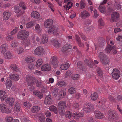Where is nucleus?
Listing matches in <instances>:
<instances>
[{"label":"nucleus","mask_w":122,"mask_h":122,"mask_svg":"<svg viewBox=\"0 0 122 122\" xmlns=\"http://www.w3.org/2000/svg\"><path fill=\"white\" fill-rule=\"evenodd\" d=\"M29 34V32L28 31L23 30L20 31L17 36V37L18 39L23 41L26 40L25 41H23V44L25 47L29 46V48L28 49L30 48L29 46L30 45V40H26V39L28 37Z\"/></svg>","instance_id":"f257e3e1"},{"label":"nucleus","mask_w":122,"mask_h":122,"mask_svg":"<svg viewBox=\"0 0 122 122\" xmlns=\"http://www.w3.org/2000/svg\"><path fill=\"white\" fill-rule=\"evenodd\" d=\"M5 94V92L0 90V98L1 97V101H5V103H9L10 106L12 107L14 103L15 99L11 97H8L7 95H4Z\"/></svg>","instance_id":"f03ea898"},{"label":"nucleus","mask_w":122,"mask_h":122,"mask_svg":"<svg viewBox=\"0 0 122 122\" xmlns=\"http://www.w3.org/2000/svg\"><path fill=\"white\" fill-rule=\"evenodd\" d=\"M106 41L108 45L106 49V51L107 53H109L111 51L113 52L114 54H116L117 52L116 48L115 46H111L109 45V44L112 45L114 44L113 42L111 40H109L108 37L106 38Z\"/></svg>","instance_id":"7ed1b4c3"},{"label":"nucleus","mask_w":122,"mask_h":122,"mask_svg":"<svg viewBox=\"0 0 122 122\" xmlns=\"http://www.w3.org/2000/svg\"><path fill=\"white\" fill-rule=\"evenodd\" d=\"M65 115L66 117L67 118L70 119L72 116L75 119H78L79 117H83L84 116L83 114L81 112L75 113L71 115V112L69 111L67 112Z\"/></svg>","instance_id":"20e7f679"},{"label":"nucleus","mask_w":122,"mask_h":122,"mask_svg":"<svg viewBox=\"0 0 122 122\" xmlns=\"http://www.w3.org/2000/svg\"><path fill=\"white\" fill-rule=\"evenodd\" d=\"M98 56L100 58V61L102 64L107 65L109 63V61L107 56L103 52H100Z\"/></svg>","instance_id":"39448f33"},{"label":"nucleus","mask_w":122,"mask_h":122,"mask_svg":"<svg viewBox=\"0 0 122 122\" xmlns=\"http://www.w3.org/2000/svg\"><path fill=\"white\" fill-rule=\"evenodd\" d=\"M108 114L109 116L108 119L110 121L116 120L118 117V114L115 110H110L108 111Z\"/></svg>","instance_id":"423d86ee"},{"label":"nucleus","mask_w":122,"mask_h":122,"mask_svg":"<svg viewBox=\"0 0 122 122\" xmlns=\"http://www.w3.org/2000/svg\"><path fill=\"white\" fill-rule=\"evenodd\" d=\"M26 81L27 82L29 86H31L30 89L31 91L34 90L35 87L33 86L35 84V81L34 78H32L31 76H27Z\"/></svg>","instance_id":"0eeeda50"},{"label":"nucleus","mask_w":122,"mask_h":122,"mask_svg":"<svg viewBox=\"0 0 122 122\" xmlns=\"http://www.w3.org/2000/svg\"><path fill=\"white\" fill-rule=\"evenodd\" d=\"M48 32L49 34L53 33L54 35L57 36L59 34L60 31L58 28L53 26L49 27L48 30Z\"/></svg>","instance_id":"6e6552de"},{"label":"nucleus","mask_w":122,"mask_h":122,"mask_svg":"<svg viewBox=\"0 0 122 122\" xmlns=\"http://www.w3.org/2000/svg\"><path fill=\"white\" fill-rule=\"evenodd\" d=\"M72 46L70 45H64L62 48V51L63 52H65L67 54H70L72 53Z\"/></svg>","instance_id":"1a4fd4ad"},{"label":"nucleus","mask_w":122,"mask_h":122,"mask_svg":"<svg viewBox=\"0 0 122 122\" xmlns=\"http://www.w3.org/2000/svg\"><path fill=\"white\" fill-rule=\"evenodd\" d=\"M45 51L41 46L37 47L34 51V54L38 56H42L44 55Z\"/></svg>","instance_id":"9d476101"},{"label":"nucleus","mask_w":122,"mask_h":122,"mask_svg":"<svg viewBox=\"0 0 122 122\" xmlns=\"http://www.w3.org/2000/svg\"><path fill=\"white\" fill-rule=\"evenodd\" d=\"M50 62L54 68H56L58 63V61L57 60V57L55 56L52 57L51 59Z\"/></svg>","instance_id":"9b49d317"},{"label":"nucleus","mask_w":122,"mask_h":122,"mask_svg":"<svg viewBox=\"0 0 122 122\" xmlns=\"http://www.w3.org/2000/svg\"><path fill=\"white\" fill-rule=\"evenodd\" d=\"M112 74L113 79L117 80L120 77V72L118 70L116 69H114L113 70Z\"/></svg>","instance_id":"f8f14e48"},{"label":"nucleus","mask_w":122,"mask_h":122,"mask_svg":"<svg viewBox=\"0 0 122 122\" xmlns=\"http://www.w3.org/2000/svg\"><path fill=\"white\" fill-rule=\"evenodd\" d=\"M106 102V100L104 98H102L99 101L97 104V106L102 110L104 109L105 107V103Z\"/></svg>","instance_id":"ddd939ff"},{"label":"nucleus","mask_w":122,"mask_h":122,"mask_svg":"<svg viewBox=\"0 0 122 122\" xmlns=\"http://www.w3.org/2000/svg\"><path fill=\"white\" fill-rule=\"evenodd\" d=\"M93 107L92 105H86L82 109L84 113H90L92 111Z\"/></svg>","instance_id":"4468645a"},{"label":"nucleus","mask_w":122,"mask_h":122,"mask_svg":"<svg viewBox=\"0 0 122 122\" xmlns=\"http://www.w3.org/2000/svg\"><path fill=\"white\" fill-rule=\"evenodd\" d=\"M41 69L42 71H49L51 69V66L49 64H46L42 66Z\"/></svg>","instance_id":"2eb2a0df"},{"label":"nucleus","mask_w":122,"mask_h":122,"mask_svg":"<svg viewBox=\"0 0 122 122\" xmlns=\"http://www.w3.org/2000/svg\"><path fill=\"white\" fill-rule=\"evenodd\" d=\"M90 16L89 13L86 10H83L81 12L80 17L82 19H85Z\"/></svg>","instance_id":"dca6fc26"},{"label":"nucleus","mask_w":122,"mask_h":122,"mask_svg":"<svg viewBox=\"0 0 122 122\" xmlns=\"http://www.w3.org/2000/svg\"><path fill=\"white\" fill-rule=\"evenodd\" d=\"M52 101L51 96L49 95L45 97L44 103L46 105H49L52 104Z\"/></svg>","instance_id":"f3484780"},{"label":"nucleus","mask_w":122,"mask_h":122,"mask_svg":"<svg viewBox=\"0 0 122 122\" xmlns=\"http://www.w3.org/2000/svg\"><path fill=\"white\" fill-rule=\"evenodd\" d=\"M95 117L98 119H101L104 117V115L99 110H96L95 111Z\"/></svg>","instance_id":"a211bd4d"},{"label":"nucleus","mask_w":122,"mask_h":122,"mask_svg":"<svg viewBox=\"0 0 122 122\" xmlns=\"http://www.w3.org/2000/svg\"><path fill=\"white\" fill-rule=\"evenodd\" d=\"M50 89L52 90L51 93L52 95L54 97H56L58 94V89L57 87L52 86L51 87Z\"/></svg>","instance_id":"6ab92c4d"},{"label":"nucleus","mask_w":122,"mask_h":122,"mask_svg":"<svg viewBox=\"0 0 122 122\" xmlns=\"http://www.w3.org/2000/svg\"><path fill=\"white\" fill-rule=\"evenodd\" d=\"M119 16V13L117 12L113 13L112 14V19L111 21V22H113L116 21L118 19Z\"/></svg>","instance_id":"aec40b11"},{"label":"nucleus","mask_w":122,"mask_h":122,"mask_svg":"<svg viewBox=\"0 0 122 122\" xmlns=\"http://www.w3.org/2000/svg\"><path fill=\"white\" fill-rule=\"evenodd\" d=\"M3 54L4 58L6 59H10L13 57L12 53L10 51H8Z\"/></svg>","instance_id":"412c9836"},{"label":"nucleus","mask_w":122,"mask_h":122,"mask_svg":"<svg viewBox=\"0 0 122 122\" xmlns=\"http://www.w3.org/2000/svg\"><path fill=\"white\" fill-rule=\"evenodd\" d=\"M3 20H8L10 16H11V13L9 11H6L3 13Z\"/></svg>","instance_id":"4be33fe9"},{"label":"nucleus","mask_w":122,"mask_h":122,"mask_svg":"<svg viewBox=\"0 0 122 122\" xmlns=\"http://www.w3.org/2000/svg\"><path fill=\"white\" fill-rule=\"evenodd\" d=\"M9 77L11 79L15 81H18L20 79L19 76L17 74H10L9 75Z\"/></svg>","instance_id":"5701e85b"},{"label":"nucleus","mask_w":122,"mask_h":122,"mask_svg":"<svg viewBox=\"0 0 122 122\" xmlns=\"http://www.w3.org/2000/svg\"><path fill=\"white\" fill-rule=\"evenodd\" d=\"M53 23V20L51 19H49L45 22L44 25L46 27H49L51 26Z\"/></svg>","instance_id":"b1692460"},{"label":"nucleus","mask_w":122,"mask_h":122,"mask_svg":"<svg viewBox=\"0 0 122 122\" xmlns=\"http://www.w3.org/2000/svg\"><path fill=\"white\" fill-rule=\"evenodd\" d=\"M8 47V45L7 44H5L1 45L0 47L2 50L1 53L4 54L7 52V49Z\"/></svg>","instance_id":"393cba45"},{"label":"nucleus","mask_w":122,"mask_h":122,"mask_svg":"<svg viewBox=\"0 0 122 122\" xmlns=\"http://www.w3.org/2000/svg\"><path fill=\"white\" fill-rule=\"evenodd\" d=\"M47 36L46 34H44L42 37L41 43L43 44L47 42L48 41Z\"/></svg>","instance_id":"a878e982"},{"label":"nucleus","mask_w":122,"mask_h":122,"mask_svg":"<svg viewBox=\"0 0 122 122\" xmlns=\"http://www.w3.org/2000/svg\"><path fill=\"white\" fill-rule=\"evenodd\" d=\"M85 63L91 68H92L94 65V63L92 60H89L86 59L84 61Z\"/></svg>","instance_id":"bb28decb"},{"label":"nucleus","mask_w":122,"mask_h":122,"mask_svg":"<svg viewBox=\"0 0 122 122\" xmlns=\"http://www.w3.org/2000/svg\"><path fill=\"white\" fill-rule=\"evenodd\" d=\"M66 92V90L65 89L61 90L59 96L60 99H61L65 97Z\"/></svg>","instance_id":"cd10ccee"},{"label":"nucleus","mask_w":122,"mask_h":122,"mask_svg":"<svg viewBox=\"0 0 122 122\" xmlns=\"http://www.w3.org/2000/svg\"><path fill=\"white\" fill-rule=\"evenodd\" d=\"M10 68L12 70L16 72H18L20 71V69L17 67L15 64H11L10 66Z\"/></svg>","instance_id":"c85d7f7f"},{"label":"nucleus","mask_w":122,"mask_h":122,"mask_svg":"<svg viewBox=\"0 0 122 122\" xmlns=\"http://www.w3.org/2000/svg\"><path fill=\"white\" fill-rule=\"evenodd\" d=\"M33 93L37 96L40 99H41L43 97L42 93L38 91H34L33 92Z\"/></svg>","instance_id":"c756f323"},{"label":"nucleus","mask_w":122,"mask_h":122,"mask_svg":"<svg viewBox=\"0 0 122 122\" xmlns=\"http://www.w3.org/2000/svg\"><path fill=\"white\" fill-rule=\"evenodd\" d=\"M66 102L65 101H61L58 104L59 108H65Z\"/></svg>","instance_id":"7c9ffc66"},{"label":"nucleus","mask_w":122,"mask_h":122,"mask_svg":"<svg viewBox=\"0 0 122 122\" xmlns=\"http://www.w3.org/2000/svg\"><path fill=\"white\" fill-rule=\"evenodd\" d=\"M97 75L100 77H102L103 76V71L102 69L98 67L97 68Z\"/></svg>","instance_id":"2f4dec72"},{"label":"nucleus","mask_w":122,"mask_h":122,"mask_svg":"<svg viewBox=\"0 0 122 122\" xmlns=\"http://www.w3.org/2000/svg\"><path fill=\"white\" fill-rule=\"evenodd\" d=\"M90 97L92 100L95 101L96 100L98 97V94L97 92H94L91 94Z\"/></svg>","instance_id":"473e14b6"},{"label":"nucleus","mask_w":122,"mask_h":122,"mask_svg":"<svg viewBox=\"0 0 122 122\" xmlns=\"http://www.w3.org/2000/svg\"><path fill=\"white\" fill-rule=\"evenodd\" d=\"M75 38L78 42L79 46L80 47H83L84 46V44L80 42V38L78 35H76Z\"/></svg>","instance_id":"72a5a7b5"},{"label":"nucleus","mask_w":122,"mask_h":122,"mask_svg":"<svg viewBox=\"0 0 122 122\" xmlns=\"http://www.w3.org/2000/svg\"><path fill=\"white\" fill-rule=\"evenodd\" d=\"M69 64L68 63H66L65 64H62L60 68L62 70H66L69 68Z\"/></svg>","instance_id":"f704fd0d"},{"label":"nucleus","mask_w":122,"mask_h":122,"mask_svg":"<svg viewBox=\"0 0 122 122\" xmlns=\"http://www.w3.org/2000/svg\"><path fill=\"white\" fill-rule=\"evenodd\" d=\"M36 31L38 34H40L42 31V29L38 24H36L35 27Z\"/></svg>","instance_id":"c9c22d12"},{"label":"nucleus","mask_w":122,"mask_h":122,"mask_svg":"<svg viewBox=\"0 0 122 122\" xmlns=\"http://www.w3.org/2000/svg\"><path fill=\"white\" fill-rule=\"evenodd\" d=\"M31 15L32 17L37 19L39 17L40 15L38 12L36 11H34L31 13Z\"/></svg>","instance_id":"e433bc0d"},{"label":"nucleus","mask_w":122,"mask_h":122,"mask_svg":"<svg viewBox=\"0 0 122 122\" xmlns=\"http://www.w3.org/2000/svg\"><path fill=\"white\" fill-rule=\"evenodd\" d=\"M51 41L54 46L56 47H58L59 46V43L56 40L52 38L51 39Z\"/></svg>","instance_id":"4c0bfd02"},{"label":"nucleus","mask_w":122,"mask_h":122,"mask_svg":"<svg viewBox=\"0 0 122 122\" xmlns=\"http://www.w3.org/2000/svg\"><path fill=\"white\" fill-rule=\"evenodd\" d=\"M15 12L17 14L18 17L20 16L25 12L24 10H21L20 8H19L15 10Z\"/></svg>","instance_id":"58836bf2"},{"label":"nucleus","mask_w":122,"mask_h":122,"mask_svg":"<svg viewBox=\"0 0 122 122\" xmlns=\"http://www.w3.org/2000/svg\"><path fill=\"white\" fill-rule=\"evenodd\" d=\"M35 58L33 56H29L26 58L25 61L28 63L34 61L35 60Z\"/></svg>","instance_id":"ea45409f"},{"label":"nucleus","mask_w":122,"mask_h":122,"mask_svg":"<svg viewBox=\"0 0 122 122\" xmlns=\"http://www.w3.org/2000/svg\"><path fill=\"white\" fill-rule=\"evenodd\" d=\"M99 28L100 29L102 28V27L104 26L105 23L103 20L101 18H100L98 20Z\"/></svg>","instance_id":"a19ab883"},{"label":"nucleus","mask_w":122,"mask_h":122,"mask_svg":"<svg viewBox=\"0 0 122 122\" xmlns=\"http://www.w3.org/2000/svg\"><path fill=\"white\" fill-rule=\"evenodd\" d=\"M40 110V107L38 106H34L31 109V112L33 113H37Z\"/></svg>","instance_id":"79ce46f5"},{"label":"nucleus","mask_w":122,"mask_h":122,"mask_svg":"<svg viewBox=\"0 0 122 122\" xmlns=\"http://www.w3.org/2000/svg\"><path fill=\"white\" fill-rule=\"evenodd\" d=\"M12 81L10 80H7L5 83V85L7 89H9L11 86Z\"/></svg>","instance_id":"37998d69"},{"label":"nucleus","mask_w":122,"mask_h":122,"mask_svg":"<svg viewBox=\"0 0 122 122\" xmlns=\"http://www.w3.org/2000/svg\"><path fill=\"white\" fill-rule=\"evenodd\" d=\"M49 109L51 111H52L55 113H57V108L54 106H50L49 108Z\"/></svg>","instance_id":"c03bdc74"},{"label":"nucleus","mask_w":122,"mask_h":122,"mask_svg":"<svg viewBox=\"0 0 122 122\" xmlns=\"http://www.w3.org/2000/svg\"><path fill=\"white\" fill-rule=\"evenodd\" d=\"M42 60L41 58H40L37 61L35 66L36 67H39L42 64Z\"/></svg>","instance_id":"a18cd8bd"},{"label":"nucleus","mask_w":122,"mask_h":122,"mask_svg":"<svg viewBox=\"0 0 122 122\" xmlns=\"http://www.w3.org/2000/svg\"><path fill=\"white\" fill-rule=\"evenodd\" d=\"M35 24V22L34 21H32L27 23L26 26L27 28H29L33 26Z\"/></svg>","instance_id":"49530a36"},{"label":"nucleus","mask_w":122,"mask_h":122,"mask_svg":"<svg viewBox=\"0 0 122 122\" xmlns=\"http://www.w3.org/2000/svg\"><path fill=\"white\" fill-rule=\"evenodd\" d=\"M20 104L18 102L16 103L15 105L14 109L15 111L19 112L20 110Z\"/></svg>","instance_id":"de8ad7c7"},{"label":"nucleus","mask_w":122,"mask_h":122,"mask_svg":"<svg viewBox=\"0 0 122 122\" xmlns=\"http://www.w3.org/2000/svg\"><path fill=\"white\" fill-rule=\"evenodd\" d=\"M73 105L74 108L77 110L79 109L81 107V106L80 104L76 102L74 103Z\"/></svg>","instance_id":"09e8293b"},{"label":"nucleus","mask_w":122,"mask_h":122,"mask_svg":"<svg viewBox=\"0 0 122 122\" xmlns=\"http://www.w3.org/2000/svg\"><path fill=\"white\" fill-rule=\"evenodd\" d=\"M38 119L41 122H46L45 117L43 115H41L38 116Z\"/></svg>","instance_id":"8fccbe9b"},{"label":"nucleus","mask_w":122,"mask_h":122,"mask_svg":"<svg viewBox=\"0 0 122 122\" xmlns=\"http://www.w3.org/2000/svg\"><path fill=\"white\" fill-rule=\"evenodd\" d=\"M72 5L73 4L71 2H68L67 4L64 6V8L69 10V9L72 7Z\"/></svg>","instance_id":"3c124183"},{"label":"nucleus","mask_w":122,"mask_h":122,"mask_svg":"<svg viewBox=\"0 0 122 122\" xmlns=\"http://www.w3.org/2000/svg\"><path fill=\"white\" fill-rule=\"evenodd\" d=\"M101 5L99 6V9L102 13H104L106 12V8L105 6Z\"/></svg>","instance_id":"603ef678"},{"label":"nucleus","mask_w":122,"mask_h":122,"mask_svg":"<svg viewBox=\"0 0 122 122\" xmlns=\"http://www.w3.org/2000/svg\"><path fill=\"white\" fill-rule=\"evenodd\" d=\"M117 40L119 42V43L121 46H122V36L121 35H119L116 38Z\"/></svg>","instance_id":"864d4df0"},{"label":"nucleus","mask_w":122,"mask_h":122,"mask_svg":"<svg viewBox=\"0 0 122 122\" xmlns=\"http://www.w3.org/2000/svg\"><path fill=\"white\" fill-rule=\"evenodd\" d=\"M18 44L19 43L16 40H14L12 41L11 46L12 47L14 48L17 46Z\"/></svg>","instance_id":"5fc2aeb1"},{"label":"nucleus","mask_w":122,"mask_h":122,"mask_svg":"<svg viewBox=\"0 0 122 122\" xmlns=\"http://www.w3.org/2000/svg\"><path fill=\"white\" fill-rule=\"evenodd\" d=\"M48 5V7L51 9V11L53 12L54 11V6L51 3L49 2H47L46 3Z\"/></svg>","instance_id":"6e6d98bb"},{"label":"nucleus","mask_w":122,"mask_h":122,"mask_svg":"<svg viewBox=\"0 0 122 122\" xmlns=\"http://www.w3.org/2000/svg\"><path fill=\"white\" fill-rule=\"evenodd\" d=\"M80 6L81 9L84 8L86 5V4L85 2L82 0L80 1Z\"/></svg>","instance_id":"4d7b16f0"},{"label":"nucleus","mask_w":122,"mask_h":122,"mask_svg":"<svg viewBox=\"0 0 122 122\" xmlns=\"http://www.w3.org/2000/svg\"><path fill=\"white\" fill-rule=\"evenodd\" d=\"M65 108H59V113L61 115H64Z\"/></svg>","instance_id":"13d9d810"},{"label":"nucleus","mask_w":122,"mask_h":122,"mask_svg":"<svg viewBox=\"0 0 122 122\" xmlns=\"http://www.w3.org/2000/svg\"><path fill=\"white\" fill-rule=\"evenodd\" d=\"M68 92L70 94H72L75 93L76 91L74 88L72 87L68 89Z\"/></svg>","instance_id":"bf43d9fd"},{"label":"nucleus","mask_w":122,"mask_h":122,"mask_svg":"<svg viewBox=\"0 0 122 122\" xmlns=\"http://www.w3.org/2000/svg\"><path fill=\"white\" fill-rule=\"evenodd\" d=\"M6 106L4 104H0V110L3 113L6 108Z\"/></svg>","instance_id":"052dcab7"},{"label":"nucleus","mask_w":122,"mask_h":122,"mask_svg":"<svg viewBox=\"0 0 122 122\" xmlns=\"http://www.w3.org/2000/svg\"><path fill=\"white\" fill-rule=\"evenodd\" d=\"M77 67L83 71H84L85 70H84L83 69L82 66V62L81 61H79L77 63Z\"/></svg>","instance_id":"680f3d73"},{"label":"nucleus","mask_w":122,"mask_h":122,"mask_svg":"<svg viewBox=\"0 0 122 122\" xmlns=\"http://www.w3.org/2000/svg\"><path fill=\"white\" fill-rule=\"evenodd\" d=\"M20 6L21 7L23 10L26 9V7L25 3L23 2H21L19 4Z\"/></svg>","instance_id":"e2e57ef3"},{"label":"nucleus","mask_w":122,"mask_h":122,"mask_svg":"<svg viewBox=\"0 0 122 122\" xmlns=\"http://www.w3.org/2000/svg\"><path fill=\"white\" fill-rule=\"evenodd\" d=\"M24 49L21 47H19L17 48L16 50V52L18 54H20L22 52Z\"/></svg>","instance_id":"0e129e2a"},{"label":"nucleus","mask_w":122,"mask_h":122,"mask_svg":"<svg viewBox=\"0 0 122 122\" xmlns=\"http://www.w3.org/2000/svg\"><path fill=\"white\" fill-rule=\"evenodd\" d=\"M18 28L17 27H15L10 33V34L12 35H14L18 31Z\"/></svg>","instance_id":"69168bd1"},{"label":"nucleus","mask_w":122,"mask_h":122,"mask_svg":"<svg viewBox=\"0 0 122 122\" xmlns=\"http://www.w3.org/2000/svg\"><path fill=\"white\" fill-rule=\"evenodd\" d=\"M24 105L25 107L27 108H29L31 106V104L29 102H26L24 103Z\"/></svg>","instance_id":"338daca9"},{"label":"nucleus","mask_w":122,"mask_h":122,"mask_svg":"<svg viewBox=\"0 0 122 122\" xmlns=\"http://www.w3.org/2000/svg\"><path fill=\"white\" fill-rule=\"evenodd\" d=\"M14 38V36L12 35H10L6 37V40L7 41H10Z\"/></svg>","instance_id":"774afa93"}]
</instances>
